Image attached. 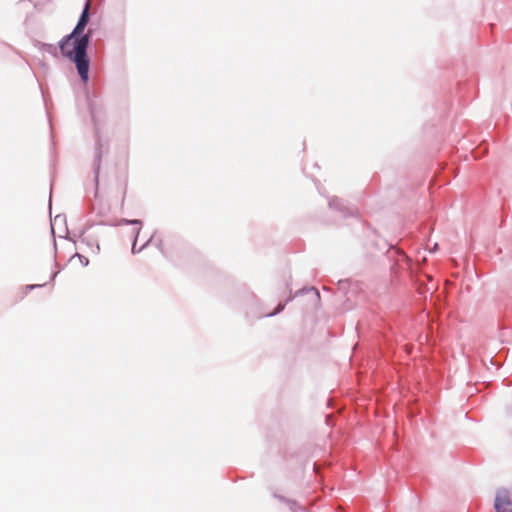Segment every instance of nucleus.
<instances>
[{
    "instance_id": "nucleus-1",
    "label": "nucleus",
    "mask_w": 512,
    "mask_h": 512,
    "mask_svg": "<svg viewBox=\"0 0 512 512\" xmlns=\"http://www.w3.org/2000/svg\"><path fill=\"white\" fill-rule=\"evenodd\" d=\"M89 44V35L79 36L73 33L65 36L59 43L61 54L74 62L77 71L84 83L89 78V60L87 57V47Z\"/></svg>"
},
{
    "instance_id": "nucleus-2",
    "label": "nucleus",
    "mask_w": 512,
    "mask_h": 512,
    "mask_svg": "<svg viewBox=\"0 0 512 512\" xmlns=\"http://www.w3.org/2000/svg\"><path fill=\"white\" fill-rule=\"evenodd\" d=\"M494 507L496 512H509L512 509V492L500 489L497 492Z\"/></svg>"
},
{
    "instance_id": "nucleus-3",
    "label": "nucleus",
    "mask_w": 512,
    "mask_h": 512,
    "mask_svg": "<svg viewBox=\"0 0 512 512\" xmlns=\"http://www.w3.org/2000/svg\"><path fill=\"white\" fill-rule=\"evenodd\" d=\"M89 9H90V1H87L85 4V7L83 9V12L80 16V19H79L76 27L72 31L73 35L83 36L82 33L89 21Z\"/></svg>"
},
{
    "instance_id": "nucleus-4",
    "label": "nucleus",
    "mask_w": 512,
    "mask_h": 512,
    "mask_svg": "<svg viewBox=\"0 0 512 512\" xmlns=\"http://www.w3.org/2000/svg\"><path fill=\"white\" fill-rule=\"evenodd\" d=\"M131 224H133L135 227H134V233H135V240H134V244H133V248L135 247V242H136V238H137V235L139 234V231L141 229V222L139 220H133L130 222Z\"/></svg>"
},
{
    "instance_id": "nucleus-5",
    "label": "nucleus",
    "mask_w": 512,
    "mask_h": 512,
    "mask_svg": "<svg viewBox=\"0 0 512 512\" xmlns=\"http://www.w3.org/2000/svg\"><path fill=\"white\" fill-rule=\"evenodd\" d=\"M126 191H127V183H126V182H124V183H123V196H122V203L124 202Z\"/></svg>"
},
{
    "instance_id": "nucleus-6",
    "label": "nucleus",
    "mask_w": 512,
    "mask_h": 512,
    "mask_svg": "<svg viewBox=\"0 0 512 512\" xmlns=\"http://www.w3.org/2000/svg\"><path fill=\"white\" fill-rule=\"evenodd\" d=\"M283 308H284V305L279 304V305H278V307H277V309H276V311H275L274 313H272L271 315H274V314H276V313L280 312L281 310H283Z\"/></svg>"
},
{
    "instance_id": "nucleus-7",
    "label": "nucleus",
    "mask_w": 512,
    "mask_h": 512,
    "mask_svg": "<svg viewBox=\"0 0 512 512\" xmlns=\"http://www.w3.org/2000/svg\"><path fill=\"white\" fill-rule=\"evenodd\" d=\"M509 512H512V509Z\"/></svg>"
}]
</instances>
